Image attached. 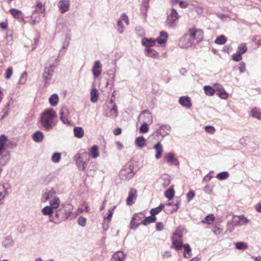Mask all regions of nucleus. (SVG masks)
Masks as SVG:
<instances>
[{"label": "nucleus", "instance_id": "obj_1", "mask_svg": "<svg viewBox=\"0 0 261 261\" xmlns=\"http://www.w3.org/2000/svg\"><path fill=\"white\" fill-rule=\"evenodd\" d=\"M56 112L53 109H46L41 114L40 123L45 130H50L56 125Z\"/></svg>", "mask_w": 261, "mask_h": 261}, {"label": "nucleus", "instance_id": "obj_2", "mask_svg": "<svg viewBox=\"0 0 261 261\" xmlns=\"http://www.w3.org/2000/svg\"><path fill=\"white\" fill-rule=\"evenodd\" d=\"M249 220L244 216H233L231 221L227 224V231L231 232L235 226H240L247 224Z\"/></svg>", "mask_w": 261, "mask_h": 261}, {"label": "nucleus", "instance_id": "obj_3", "mask_svg": "<svg viewBox=\"0 0 261 261\" xmlns=\"http://www.w3.org/2000/svg\"><path fill=\"white\" fill-rule=\"evenodd\" d=\"M57 192L51 189L48 192L43 194V197L45 200H49L50 206L54 209H57L59 207L60 204V200L59 197L56 196Z\"/></svg>", "mask_w": 261, "mask_h": 261}, {"label": "nucleus", "instance_id": "obj_4", "mask_svg": "<svg viewBox=\"0 0 261 261\" xmlns=\"http://www.w3.org/2000/svg\"><path fill=\"white\" fill-rule=\"evenodd\" d=\"M75 160L79 169L83 170L87 166V162L89 160V155L87 152L84 151L77 153L75 155Z\"/></svg>", "mask_w": 261, "mask_h": 261}, {"label": "nucleus", "instance_id": "obj_5", "mask_svg": "<svg viewBox=\"0 0 261 261\" xmlns=\"http://www.w3.org/2000/svg\"><path fill=\"white\" fill-rule=\"evenodd\" d=\"M187 34L195 44L203 39V32L201 30L192 28L189 30Z\"/></svg>", "mask_w": 261, "mask_h": 261}, {"label": "nucleus", "instance_id": "obj_6", "mask_svg": "<svg viewBox=\"0 0 261 261\" xmlns=\"http://www.w3.org/2000/svg\"><path fill=\"white\" fill-rule=\"evenodd\" d=\"M182 232L180 229H176L173 234L172 238V246L176 250H179L182 248Z\"/></svg>", "mask_w": 261, "mask_h": 261}, {"label": "nucleus", "instance_id": "obj_7", "mask_svg": "<svg viewBox=\"0 0 261 261\" xmlns=\"http://www.w3.org/2000/svg\"><path fill=\"white\" fill-rule=\"evenodd\" d=\"M71 213V211L70 208H68V206L63 205L62 207L56 212L55 216L59 221H63L68 219Z\"/></svg>", "mask_w": 261, "mask_h": 261}, {"label": "nucleus", "instance_id": "obj_8", "mask_svg": "<svg viewBox=\"0 0 261 261\" xmlns=\"http://www.w3.org/2000/svg\"><path fill=\"white\" fill-rule=\"evenodd\" d=\"M134 175L133 169L129 165L124 166L119 173L120 178L124 180L132 178Z\"/></svg>", "mask_w": 261, "mask_h": 261}, {"label": "nucleus", "instance_id": "obj_9", "mask_svg": "<svg viewBox=\"0 0 261 261\" xmlns=\"http://www.w3.org/2000/svg\"><path fill=\"white\" fill-rule=\"evenodd\" d=\"M179 18V15L177 11L172 8L171 12L168 14L166 22L170 27H172L175 22Z\"/></svg>", "mask_w": 261, "mask_h": 261}, {"label": "nucleus", "instance_id": "obj_10", "mask_svg": "<svg viewBox=\"0 0 261 261\" xmlns=\"http://www.w3.org/2000/svg\"><path fill=\"white\" fill-rule=\"evenodd\" d=\"M122 21H124L126 25L129 24L128 18L125 13L122 14L117 21V31L120 34H122L124 32V26L122 24Z\"/></svg>", "mask_w": 261, "mask_h": 261}, {"label": "nucleus", "instance_id": "obj_11", "mask_svg": "<svg viewBox=\"0 0 261 261\" xmlns=\"http://www.w3.org/2000/svg\"><path fill=\"white\" fill-rule=\"evenodd\" d=\"M179 44L181 47L185 48H189L195 44L188 34L181 38Z\"/></svg>", "mask_w": 261, "mask_h": 261}, {"label": "nucleus", "instance_id": "obj_12", "mask_svg": "<svg viewBox=\"0 0 261 261\" xmlns=\"http://www.w3.org/2000/svg\"><path fill=\"white\" fill-rule=\"evenodd\" d=\"M139 120L143 123L150 124L152 122V116L149 111H145L140 114Z\"/></svg>", "mask_w": 261, "mask_h": 261}, {"label": "nucleus", "instance_id": "obj_13", "mask_svg": "<svg viewBox=\"0 0 261 261\" xmlns=\"http://www.w3.org/2000/svg\"><path fill=\"white\" fill-rule=\"evenodd\" d=\"M137 197V191L135 189H130L128 196L126 199V202L127 205H130L135 203Z\"/></svg>", "mask_w": 261, "mask_h": 261}, {"label": "nucleus", "instance_id": "obj_14", "mask_svg": "<svg viewBox=\"0 0 261 261\" xmlns=\"http://www.w3.org/2000/svg\"><path fill=\"white\" fill-rule=\"evenodd\" d=\"M92 71L95 78L98 77L101 74L102 72V65L99 61L97 60L94 62Z\"/></svg>", "mask_w": 261, "mask_h": 261}, {"label": "nucleus", "instance_id": "obj_15", "mask_svg": "<svg viewBox=\"0 0 261 261\" xmlns=\"http://www.w3.org/2000/svg\"><path fill=\"white\" fill-rule=\"evenodd\" d=\"M60 119L64 124H69L70 119L69 117V111L66 108H62L60 112Z\"/></svg>", "mask_w": 261, "mask_h": 261}, {"label": "nucleus", "instance_id": "obj_16", "mask_svg": "<svg viewBox=\"0 0 261 261\" xmlns=\"http://www.w3.org/2000/svg\"><path fill=\"white\" fill-rule=\"evenodd\" d=\"M70 1L69 0H61L58 4V7L61 13H64L69 9Z\"/></svg>", "mask_w": 261, "mask_h": 261}, {"label": "nucleus", "instance_id": "obj_17", "mask_svg": "<svg viewBox=\"0 0 261 261\" xmlns=\"http://www.w3.org/2000/svg\"><path fill=\"white\" fill-rule=\"evenodd\" d=\"M142 218L138 214H135L130 222V227L131 229H135L140 224H142V221L140 222Z\"/></svg>", "mask_w": 261, "mask_h": 261}, {"label": "nucleus", "instance_id": "obj_18", "mask_svg": "<svg viewBox=\"0 0 261 261\" xmlns=\"http://www.w3.org/2000/svg\"><path fill=\"white\" fill-rule=\"evenodd\" d=\"M54 73V69L52 66L46 67L43 72V77L46 83H47L50 80Z\"/></svg>", "mask_w": 261, "mask_h": 261}, {"label": "nucleus", "instance_id": "obj_19", "mask_svg": "<svg viewBox=\"0 0 261 261\" xmlns=\"http://www.w3.org/2000/svg\"><path fill=\"white\" fill-rule=\"evenodd\" d=\"M179 103L187 109H190L192 107V102L188 96H182L179 99Z\"/></svg>", "mask_w": 261, "mask_h": 261}, {"label": "nucleus", "instance_id": "obj_20", "mask_svg": "<svg viewBox=\"0 0 261 261\" xmlns=\"http://www.w3.org/2000/svg\"><path fill=\"white\" fill-rule=\"evenodd\" d=\"M153 149L155 151V158L156 159H160L163 152V147L160 142H158L153 146Z\"/></svg>", "mask_w": 261, "mask_h": 261}, {"label": "nucleus", "instance_id": "obj_21", "mask_svg": "<svg viewBox=\"0 0 261 261\" xmlns=\"http://www.w3.org/2000/svg\"><path fill=\"white\" fill-rule=\"evenodd\" d=\"M106 116L112 119H115L118 116L117 107L115 103L113 104V107L107 113Z\"/></svg>", "mask_w": 261, "mask_h": 261}, {"label": "nucleus", "instance_id": "obj_22", "mask_svg": "<svg viewBox=\"0 0 261 261\" xmlns=\"http://www.w3.org/2000/svg\"><path fill=\"white\" fill-rule=\"evenodd\" d=\"M135 144L139 148H142L146 146V139L143 136H139L135 139Z\"/></svg>", "mask_w": 261, "mask_h": 261}, {"label": "nucleus", "instance_id": "obj_23", "mask_svg": "<svg viewBox=\"0 0 261 261\" xmlns=\"http://www.w3.org/2000/svg\"><path fill=\"white\" fill-rule=\"evenodd\" d=\"M8 141L7 137L4 135L0 136V155H2L4 152L5 147L7 146Z\"/></svg>", "mask_w": 261, "mask_h": 261}, {"label": "nucleus", "instance_id": "obj_24", "mask_svg": "<svg viewBox=\"0 0 261 261\" xmlns=\"http://www.w3.org/2000/svg\"><path fill=\"white\" fill-rule=\"evenodd\" d=\"M125 255L123 252L118 251L115 253L112 258V261H123L125 259Z\"/></svg>", "mask_w": 261, "mask_h": 261}, {"label": "nucleus", "instance_id": "obj_25", "mask_svg": "<svg viewBox=\"0 0 261 261\" xmlns=\"http://www.w3.org/2000/svg\"><path fill=\"white\" fill-rule=\"evenodd\" d=\"M165 159L169 163H172L174 165H177L178 161L176 158L174 157V155L172 153H169L166 154Z\"/></svg>", "mask_w": 261, "mask_h": 261}, {"label": "nucleus", "instance_id": "obj_26", "mask_svg": "<svg viewBox=\"0 0 261 261\" xmlns=\"http://www.w3.org/2000/svg\"><path fill=\"white\" fill-rule=\"evenodd\" d=\"M99 97V93L98 90L94 88H92L90 92V100L91 102L95 103L98 101Z\"/></svg>", "mask_w": 261, "mask_h": 261}, {"label": "nucleus", "instance_id": "obj_27", "mask_svg": "<svg viewBox=\"0 0 261 261\" xmlns=\"http://www.w3.org/2000/svg\"><path fill=\"white\" fill-rule=\"evenodd\" d=\"M33 11L32 13H42L45 10L44 7H43V4L40 2L37 1L35 6L33 7Z\"/></svg>", "mask_w": 261, "mask_h": 261}, {"label": "nucleus", "instance_id": "obj_28", "mask_svg": "<svg viewBox=\"0 0 261 261\" xmlns=\"http://www.w3.org/2000/svg\"><path fill=\"white\" fill-rule=\"evenodd\" d=\"M168 37L167 33L165 32H161L160 36L156 38V41L160 44H164L166 41Z\"/></svg>", "mask_w": 261, "mask_h": 261}, {"label": "nucleus", "instance_id": "obj_29", "mask_svg": "<svg viewBox=\"0 0 261 261\" xmlns=\"http://www.w3.org/2000/svg\"><path fill=\"white\" fill-rule=\"evenodd\" d=\"M155 40L152 38L147 39L144 38L142 40V44L146 47L152 46L155 44Z\"/></svg>", "mask_w": 261, "mask_h": 261}, {"label": "nucleus", "instance_id": "obj_30", "mask_svg": "<svg viewBox=\"0 0 261 261\" xmlns=\"http://www.w3.org/2000/svg\"><path fill=\"white\" fill-rule=\"evenodd\" d=\"M73 133L75 137L81 138L84 136V132L82 127L77 126L73 128Z\"/></svg>", "mask_w": 261, "mask_h": 261}, {"label": "nucleus", "instance_id": "obj_31", "mask_svg": "<svg viewBox=\"0 0 261 261\" xmlns=\"http://www.w3.org/2000/svg\"><path fill=\"white\" fill-rule=\"evenodd\" d=\"M175 195L173 186H171L168 190L165 192V196L169 200L173 199Z\"/></svg>", "mask_w": 261, "mask_h": 261}, {"label": "nucleus", "instance_id": "obj_32", "mask_svg": "<svg viewBox=\"0 0 261 261\" xmlns=\"http://www.w3.org/2000/svg\"><path fill=\"white\" fill-rule=\"evenodd\" d=\"M31 19L33 24H36L38 23L41 20L40 13L36 12L32 13L31 16Z\"/></svg>", "mask_w": 261, "mask_h": 261}, {"label": "nucleus", "instance_id": "obj_33", "mask_svg": "<svg viewBox=\"0 0 261 261\" xmlns=\"http://www.w3.org/2000/svg\"><path fill=\"white\" fill-rule=\"evenodd\" d=\"M43 138V134L40 131H37L33 134V139L36 142H40Z\"/></svg>", "mask_w": 261, "mask_h": 261}, {"label": "nucleus", "instance_id": "obj_34", "mask_svg": "<svg viewBox=\"0 0 261 261\" xmlns=\"http://www.w3.org/2000/svg\"><path fill=\"white\" fill-rule=\"evenodd\" d=\"M91 156L93 159L98 158L99 155L98 148L96 145H94L90 149Z\"/></svg>", "mask_w": 261, "mask_h": 261}, {"label": "nucleus", "instance_id": "obj_35", "mask_svg": "<svg viewBox=\"0 0 261 261\" xmlns=\"http://www.w3.org/2000/svg\"><path fill=\"white\" fill-rule=\"evenodd\" d=\"M14 244V241L11 238L7 237L3 242V246L5 248H10Z\"/></svg>", "mask_w": 261, "mask_h": 261}, {"label": "nucleus", "instance_id": "obj_36", "mask_svg": "<svg viewBox=\"0 0 261 261\" xmlns=\"http://www.w3.org/2000/svg\"><path fill=\"white\" fill-rule=\"evenodd\" d=\"M50 104L53 106L57 105L59 102V97L57 94H54L50 96L49 98Z\"/></svg>", "mask_w": 261, "mask_h": 261}, {"label": "nucleus", "instance_id": "obj_37", "mask_svg": "<svg viewBox=\"0 0 261 261\" xmlns=\"http://www.w3.org/2000/svg\"><path fill=\"white\" fill-rule=\"evenodd\" d=\"M184 256L185 257L187 258H189L191 256L192 253H191V249L190 248V246L186 244L184 245Z\"/></svg>", "mask_w": 261, "mask_h": 261}, {"label": "nucleus", "instance_id": "obj_38", "mask_svg": "<svg viewBox=\"0 0 261 261\" xmlns=\"http://www.w3.org/2000/svg\"><path fill=\"white\" fill-rule=\"evenodd\" d=\"M8 194V192L5 186L0 184V201L4 199Z\"/></svg>", "mask_w": 261, "mask_h": 261}, {"label": "nucleus", "instance_id": "obj_39", "mask_svg": "<svg viewBox=\"0 0 261 261\" xmlns=\"http://www.w3.org/2000/svg\"><path fill=\"white\" fill-rule=\"evenodd\" d=\"M10 12L11 15L15 18L18 19L22 17V13L21 11L17 9H11L10 10Z\"/></svg>", "mask_w": 261, "mask_h": 261}, {"label": "nucleus", "instance_id": "obj_40", "mask_svg": "<svg viewBox=\"0 0 261 261\" xmlns=\"http://www.w3.org/2000/svg\"><path fill=\"white\" fill-rule=\"evenodd\" d=\"M53 209L50 206H46L42 209V213L44 215L51 216L54 212Z\"/></svg>", "mask_w": 261, "mask_h": 261}, {"label": "nucleus", "instance_id": "obj_41", "mask_svg": "<svg viewBox=\"0 0 261 261\" xmlns=\"http://www.w3.org/2000/svg\"><path fill=\"white\" fill-rule=\"evenodd\" d=\"M146 55L147 56L153 58H158L159 54L154 49L151 48H147L146 49Z\"/></svg>", "mask_w": 261, "mask_h": 261}, {"label": "nucleus", "instance_id": "obj_42", "mask_svg": "<svg viewBox=\"0 0 261 261\" xmlns=\"http://www.w3.org/2000/svg\"><path fill=\"white\" fill-rule=\"evenodd\" d=\"M156 220V217L151 215L150 216L146 217L142 221V223L143 225H147L149 223L154 222Z\"/></svg>", "mask_w": 261, "mask_h": 261}, {"label": "nucleus", "instance_id": "obj_43", "mask_svg": "<svg viewBox=\"0 0 261 261\" xmlns=\"http://www.w3.org/2000/svg\"><path fill=\"white\" fill-rule=\"evenodd\" d=\"M164 207V205L163 204H160L158 207H156L154 208H152L150 210V214L152 216H154L159 213Z\"/></svg>", "mask_w": 261, "mask_h": 261}, {"label": "nucleus", "instance_id": "obj_44", "mask_svg": "<svg viewBox=\"0 0 261 261\" xmlns=\"http://www.w3.org/2000/svg\"><path fill=\"white\" fill-rule=\"evenodd\" d=\"M251 115L258 119H261V111L257 108H254L251 110Z\"/></svg>", "mask_w": 261, "mask_h": 261}, {"label": "nucleus", "instance_id": "obj_45", "mask_svg": "<svg viewBox=\"0 0 261 261\" xmlns=\"http://www.w3.org/2000/svg\"><path fill=\"white\" fill-rule=\"evenodd\" d=\"M203 89L206 95L213 96L215 93V89L210 86H205Z\"/></svg>", "mask_w": 261, "mask_h": 261}, {"label": "nucleus", "instance_id": "obj_46", "mask_svg": "<svg viewBox=\"0 0 261 261\" xmlns=\"http://www.w3.org/2000/svg\"><path fill=\"white\" fill-rule=\"evenodd\" d=\"M227 39L224 35H220L215 40V43L217 44H224L226 43Z\"/></svg>", "mask_w": 261, "mask_h": 261}, {"label": "nucleus", "instance_id": "obj_47", "mask_svg": "<svg viewBox=\"0 0 261 261\" xmlns=\"http://www.w3.org/2000/svg\"><path fill=\"white\" fill-rule=\"evenodd\" d=\"M215 219V217L214 215L210 214L208 216H207L204 220H202V222L204 223H206L208 224H211Z\"/></svg>", "mask_w": 261, "mask_h": 261}, {"label": "nucleus", "instance_id": "obj_48", "mask_svg": "<svg viewBox=\"0 0 261 261\" xmlns=\"http://www.w3.org/2000/svg\"><path fill=\"white\" fill-rule=\"evenodd\" d=\"M236 247L239 250H245L248 248V245L247 243L240 242L236 244Z\"/></svg>", "mask_w": 261, "mask_h": 261}, {"label": "nucleus", "instance_id": "obj_49", "mask_svg": "<svg viewBox=\"0 0 261 261\" xmlns=\"http://www.w3.org/2000/svg\"><path fill=\"white\" fill-rule=\"evenodd\" d=\"M247 50V47L245 43L241 44L238 47L237 51L241 54H243Z\"/></svg>", "mask_w": 261, "mask_h": 261}, {"label": "nucleus", "instance_id": "obj_50", "mask_svg": "<svg viewBox=\"0 0 261 261\" xmlns=\"http://www.w3.org/2000/svg\"><path fill=\"white\" fill-rule=\"evenodd\" d=\"M229 176V173L228 172L224 171L221 173H219L217 175V178L219 180H222L227 178Z\"/></svg>", "mask_w": 261, "mask_h": 261}, {"label": "nucleus", "instance_id": "obj_51", "mask_svg": "<svg viewBox=\"0 0 261 261\" xmlns=\"http://www.w3.org/2000/svg\"><path fill=\"white\" fill-rule=\"evenodd\" d=\"M116 208V206H114L108 210V213L107 217H105V219H107L109 221L111 220L112 215L113 214V212L114 210Z\"/></svg>", "mask_w": 261, "mask_h": 261}, {"label": "nucleus", "instance_id": "obj_52", "mask_svg": "<svg viewBox=\"0 0 261 261\" xmlns=\"http://www.w3.org/2000/svg\"><path fill=\"white\" fill-rule=\"evenodd\" d=\"M61 159V154L58 152L54 153L51 157V160L55 163H58Z\"/></svg>", "mask_w": 261, "mask_h": 261}, {"label": "nucleus", "instance_id": "obj_53", "mask_svg": "<svg viewBox=\"0 0 261 261\" xmlns=\"http://www.w3.org/2000/svg\"><path fill=\"white\" fill-rule=\"evenodd\" d=\"M162 180L163 181L162 185L165 187L168 186L170 183V178L168 176L163 177Z\"/></svg>", "mask_w": 261, "mask_h": 261}, {"label": "nucleus", "instance_id": "obj_54", "mask_svg": "<svg viewBox=\"0 0 261 261\" xmlns=\"http://www.w3.org/2000/svg\"><path fill=\"white\" fill-rule=\"evenodd\" d=\"M149 128L148 127V124L142 123V125L140 128V132L141 133H145L148 131Z\"/></svg>", "mask_w": 261, "mask_h": 261}, {"label": "nucleus", "instance_id": "obj_55", "mask_svg": "<svg viewBox=\"0 0 261 261\" xmlns=\"http://www.w3.org/2000/svg\"><path fill=\"white\" fill-rule=\"evenodd\" d=\"M242 54L237 51L235 54L232 55V59L235 61H240L242 59Z\"/></svg>", "mask_w": 261, "mask_h": 261}, {"label": "nucleus", "instance_id": "obj_56", "mask_svg": "<svg viewBox=\"0 0 261 261\" xmlns=\"http://www.w3.org/2000/svg\"><path fill=\"white\" fill-rule=\"evenodd\" d=\"M8 162L5 155H2L0 158V166H5Z\"/></svg>", "mask_w": 261, "mask_h": 261}, {"label": "nucleus", "instance_id": "obj_57", "mask_svg": "<svg viewBox=\"0 0 261 261\" xmlns=\"http://www.w3.org/2000/svg\"><path fill=\"white\" fill-rule=\"evenodd\" d=\"M13 68L12 67H9L6 71L5 77L7 79H9L12 74Z\"/></svg>", "mask_w": 261, "mask_h": 261}, {"label": "nucleus", "instance_id": "obj_58", "mask_svg": "<svg viewBox=\"0 0 261 261\" xmlns=\"http://www.w3.org/2000/svg\"><path fill=\"white\" fill-rule=\"evenodd\" d=\"M27 74L26 72H23L20 77V79H19V83L20 84H24L25 82H26V80H27Z\"/></svg>", "mask_w": 261, "mask_h": 261}, {"label": "nucleus", "instance_id": "obj_59", "mask_svg": "<svg viewBox=\"0 0 261 261\" xmlns=\"http://www.w3.org/2000/svg\"><path fill=\"white\" fill-rule=\"evenodd\" d=\"M205 130L207 133L211 134H213L215 132V128L212 126H206Z\"/></svg>", "mask_w": 261, "mask_h": 261}, {"label": "nucleus", "instance_id": "obj_60", "mask_svg": "<svg viewBox=\"0 0 261 261\" xmlns=\"http://www.w3.org/2000/svg\"><path fill=\"white\" fill-rule=\"evenodd\" d=\"M218 96L222 99H226L227 98L228 95L225 90H222L221 93H217Z\"/></svg>", "mask_w": 261, "mask_h": 261}, {"label": "nucleus", "instance_id": "obj_61", "mask_svg": "<svg viewBox=\"0 0 261 261\" xmlns=\"http://www.w3.org/2000/svg\"><path fill=\"white\" fill-rule=\"evenodd\" d=\"M86 219L84 217H80L78 219V223L82 226H84L86 225Z\"/></svg>", "mask_w": 261, "mask_h": 261}, {"label": "nucleus", "instance_id": "obj_62", "mask_svg": "<svg viewBox=\"0 0 261 261\" xmlns=\"http://www.w3.org/2000/svg\"><path fill=\"white\" fill-rule=\"evenodd\" d=\"M252 41L257 43L259 45H261V38L255 36L252 39Z\"/></svg>", "mask_w": 261, "mask_h": 261}, {"label": "nucleus", "instance_id": "obj_63", "mask_svg": "<svg viewBox=\"0 0 261 261\" xmlns=\"http://www.w3.org/2000/svg\"><path fill=\"white\" fill-rule=\"evenodd\" d=\"M222 231H223V229L220 227H215L213 230V232L216 235L221 234L222 233Z\"/></svg>", "mask_w": 261, "mask_h": 261}, {"label": "nucleus", "instance_id": "obj_64", "mask_svg": "<svg viewBox=\"0 0 261 261\" xmlns=\"http://www.w3.org/2000/svg\"><path fill=\"white\" fill-rule=\"evenodd\" d=\"M179 5L180 8H186L188 6L189 4H188V3L186 1H180L179 3Z\"/></svg>", "mask_w": 261, "mask_h": 261}]
</instances>
